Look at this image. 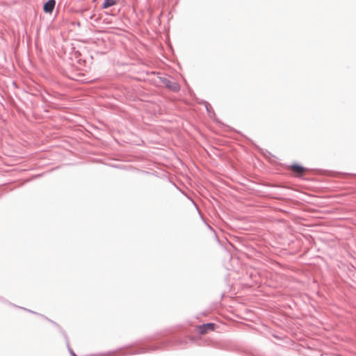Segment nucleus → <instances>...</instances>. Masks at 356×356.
I'll return each instance as SVG.
<instances>
[{"label":"nucleus","mask_w":356,"mask_h":356,"mask_svg":"<svg viewBox=\"0 0 356 356\" xmlns=\"http://www.w3.org/2000/svg\"><path fill=\"white\" fill-rule=\"evenodd\" d=\"M211 108V106H210L209 104H207V105H206V108H207V111H208V112H209V108Z\"/></svg>","instance_id":"obj_7"},{"label":"nucleus","mask_w":356,"mask_h":356,"mask_svg":"<svg viewBox=\"0 0 356 356\" xmlns=\"http://www.w3.org/2000/svg\"><path fill=\"white\" fill-rule=\"evenodd\" d=\"M65 341H66V345H67V349H68V351L69 353H70V355L72 356H76V355L74 353V352L73 351V350L70 348V343H69V340H68V338L67 337H65Z\"/></svg>","instance_id":"obj_5"},{"label":"nucleus","mask_w":356,"mask_h":356,"mask_svg":"<svg viewBox=\"0 0 356 356\" xmlns=\"http://www.w3.org/2000/svg\"><path fill=\"white\" fill-rule=\"evenodd\" d=\"M103 6L104 8H108L111 6V0H104Z\"/></svg>","instance_id":"obj_6"},{"label":"nucleus","mask_w":356,"mask_h":356,"mask_svg":"<svg viewBox=\"0 0 356 356\" xmlns=\"http://www.w3.org/2000/svg\"><path fill=\"white\" fill-rule=\"evenodd\" d=\"M215 327L214 323H206L199 326L198 331L200 334H204L207 332L208 330H213Z\"/></svg>","instance_id":"obj_3"},{"label":"nucleus","mask_w":356,"mask_h":356,"mask_svg":"<svg viewBox=\"0 0 356 356\" xmlns=\"http://www.w3.org/2000/svg\"><path fill=\"white\" fill-rule=\"evenodd\" d=\"M112 3H113V6H114L115 4V0H113Z\"/></svg>","instance_id":"obj_8"},{"label":"nucleus","mask_w":356,"mask_h":356,"mask_svg":"<svg viewBox=\"0 0 356 356\" xmlns=\"http://www.w3.org/2000/svg\"><path fill=\"white\" fill-rule=\"evenodd\" d=\"M56 6L55 0H48L43 6V10L46 13H51Z\"/></svg>","instance_id":"obj_2"},{"label":"nucleus","mask_w":356,"mask_h":356,"mask_svg":"<svg viewBox=\"0 0 356 356\" xmlns=\"http://www.w3.org/2000/svg\"><path fill=\"white\" fill-rule=\"evenodd\" d=\"M292 171L298 175L302 174L305 171V168L298 164L291 166Z\"/></svg>","instance_id":"obj_4"},{"label":"nucleus","mask_w":356,"mask_h":356,"mask_svg":"<svg viewBox=\"0 0 356 356\" xmlns=\"http://www.w3.org/2000/svg\"><path fill=\"white\" fill-rule=\"evenodd\" d=\"M161 82L165 85L166 88L174 92H177L180 89L179 84L176 81H171L168 78H161Z\"/></svg>","instance_id":"obj_1"}]
</instances>
